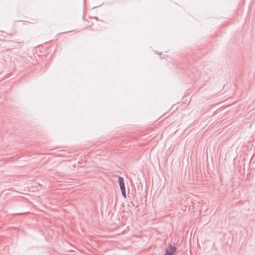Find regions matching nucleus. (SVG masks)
<instances>
[{
  "instance_id": "1",
  "label": "nucleus",
  "mask_w": 255,
  "mask_h": 255,
  "mask_svg": "<svg viewBox=\"0 0 255 255\" xmlns=\"http://www.w3.org/2000/svg\"><path fill=\"white\" fill-rule=\"evenodd\" d=\"M176 248L175 246L169 245L167 249L165 251V255H173L176 251Z\"/></svg>"
},
{
  "instance_id": "2",
  "label": "nucleus",
  "mask_w": 255,
  "mask_h": 255,
  "mask_svg": "<svg viewBox=\"0 0 255 255\" xmlns=\"http://www.w3.org/2000/svg\"><path fill=\"white\" fill-rule=\"evenodd\" d=\"M118 182L120 185V189L125 187L124 180L122 177L119 176L118 177Z\"/></svg>"
},
{
  "instance_id": "3",
  "label": "nucleus",
  "mask_w": 255,
  "mask_h": 255,
  "mask_svg": "<svg viewBox=\"0 0 255 255\" xmlns=\"http://www.w3.org/2000/svg\"><path fill=\"white\" fill-rule=\"evenodd\" d=\"M121 192H122V196L126 198V188H121Z\"/></svg>"
},
{
  "instance_id": "4",
  "label": "nucleus",
  "mask_w": 255,
  "mask_h": 255,
  "mask_svg": "<svg viewBox=\"0 0 255 255\" xmlns=\"http://www.w3.org/2000/svg\"><path fill=\"white\" fill-rule=\"evenodd\" d=\"M121 192H122V196L126 198V188H121Z\"/></svg>"
},
{
  "instance_id": "5",
  "label": "nucleus",
  "mask_w": 255,
  "mask_h": 255,
  "mask_svg": "<svg viewBox=\"0 0 255 255\" xmlns=\"http://www.w3.org/2000/svg\"><path fill=\"white\" fill-rule=\"evenodd\" d=\"M17 33V31L16 30H14L13 31V33H11V34L12 35V34H15L16 33Z\"/></svg>"
},
{
  "instance_id": "6",
  "label": "nucleus",
  "mask_w": 255,
  "mask_h": 255,
  "mask_svg": "<svg viewBox=\"0 0 255 255\" xmlns=\"http://www.w3.org/2000/svg\"><path fill=\"white\" fill-rule=\"evenodd\" d=\"M17 43H21V42H18Z\"/></svg>"
}]
</instances>
